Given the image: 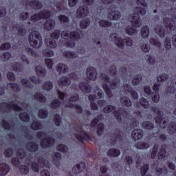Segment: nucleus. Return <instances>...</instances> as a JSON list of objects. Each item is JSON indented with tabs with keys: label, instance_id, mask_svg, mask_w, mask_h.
<instances>
[{
	"label": "nucleus",
	"instance_id": "obj_34",
	"mask_svg": "<svg viewBox=\"0 0 176 176\" xmlns=\"http://www.w3.org/2000/svg\"><path fill=\"white\" fill-rule=\"evenodd\" d=\"M69 70V68L66 65H64L63 63H59L56 66V71L59 72V74H65L66 72H68Z\"/></svg>",
	"mask_w": 176,
	"mask_h": 176
},
{
	"label": "nucleus",
	"instance_id": "obj_26",
	"mask_svg": "<svg viewBox=\"0 0 176 176\" xmlns=\"http://www.w3.org/2000/svg\"><path fill=\"white\" fill-rule=\"evenodd\" d=\"M123 140V137L122 136V132L118 131V133H115L113 136H112L111 140V145H116L117 142H122Z\"/></svg>",
	"mask_w": 176,
	"mask_h": 176
},
{
	"label": "nucleus",
	"instance_id": "obj_13",
	"mask_svg": "<svg viewBox=\"0 0 176 176\" xmlns=\"http://www.w3.org/2000/svg\"><path fill=\"white\" fill-rule=\"evenodd\" d=\"M109 72L112 76H119L120 78H126L127 76V69L124 67H120V72L116 71V66H111L109 69Z\"/></svg>",
	"mask_w": 176,
	"mask_h": 176
},
{
	"label": "nucleus",
	"instance_id": "obj_20",
	"mask_svg": "<svg viewBox=\"0 0 176 176\" xmlns=\"http://www.w3.org/2000/svg\"><path fill=\"white\" fill-rule=\"evenodd\" d=\"M86 75L89 80H96L98 76V73H97V69L95 67H89L86 69Z\"/></svg>",
	"mask_w": 176,
	"mask_h": 176
},
{
	"label": "nucleus",
	"instance_id": "obj_61",
	"mask_svg": "<svg viewBox=\"0 0 176 176\" xmlns=\"http://www.w3.org/2000/svg\"><path fill=\"white\" fill-rule=\"evenodd\" d=\"M169 76L167 74H162L157 77V82H166L168 79Z\"/></svg>",
	"mask_w": 176,
	"mask_h": 176
},
{
	"label": "nucleus",
	"instance_id": "obj_44",
	"mask_svg": "<svg viewBox=\"0 0 176 176\" xmlns=\"http://www.w3.org/2000/svg\"><path fill=\"white\" fill-rule=\"evenodd\" d=\"M30 127L32 130H42L43 125L39 121H33Z\"/></svg>",
	"mask_w": 176,
	"mask_h": 176
},
{
	"label": "nucleus",
	"instance_id": "obj_51",
	"mask_svg": "<svg viewBox=\"0 0 176 176\" xmlns=\"http://www.w3.org/2000/svg\"><path fill=\"white\" fill-rule=\"evenodd\" d=\"M49 116V111L45 109H41L38 111V117L41 119H46Z\"/></svg>",
	"mask_w": 176,
	"mask_h": 176
},
{
	"label": "nucleus",
	"instance_id": "obj_58",
	"mask_svg": "<svg viewBox=\"0 0 176 176\" xmlns=\"http://www.w3.org/2000/svg\"><path fill=\"white\" fill-rule=\"evenodd\" d=\"M51 108L53 109H57V108H60L61 107V102L58 100V99H55L51 102Z\"/></svg>",
	"mask_w": 176,
	"mask_h": 176
},
{
	"label": "nucleus",
	"instance_id": "obj_9",
	"mask_svg": "<svg viewBox=\"0 0 176 176\" xmlns=\"http://www.w3.org/2000/svg\"><path fill=\"white\" fill-rule=\"evenodd\" d=\"M47 134L46 133V132L43 131H38L36 134L37 138L41 140V148H45L53 146V145H54V142H56V139L52 137H47Z\"/></svg>",
	"mask_w": 176,
	"mask_h": 176
},
{
	"label": "nucleus",
	"instance_id": "obj_14",
	"mask_svg": "<svg viewBox=\"0 0 176 176\" xmlns=\"http://www.w3.org/2000/svg\"><path fill=\"white\" fill-rule=\"evenodd\" d=\"M122 90L124 91V93H126V94L130 93L133 100H138V93H137V91L133 89V87L130 85V82H124Z\"/></svg>",
	"mask_w": 176,
	"mask_h": 176
},
{
	"label": "nucleus",
	"instance_id": "obj_24",
	"mask_svg": "<svg viewBox=\"0 0 176 176\" xmlns=\"http://www.w3.org/2000/svg\"><path fill=\"white\" fill-rule=\"evenodd\" d=\"M10 171V166L6 163L0 164V176H5Z\"/></svg>",
	"mask_w": 176,
	"mask_h": 176
},
{
	"label": "nucleus",
	"instance_id": "obj_54",
	"mask_svg": "<svg viewBox=\"0 0 176 176\" xmlns=\"http://www.w3.org/2000/svg\"><path fill=\"white\" fill-rule=\"evenodd\" d=\"M25 52L29 56H32V57H35L36 58H38V57H39V54H38L36 52L32 50V48L27 47L25 48Z\"/></svg>",
	"mask_w": 176,
	"mask_h": 176
},
{
	"label": "nucleus",
	"instance_id": "obj_5",
	"mask_svg": "<svg viewBox=\"0 0 176 176\" xmlns=\"http://www.w3.org/2000/svg\"><path fill=\"white\" fill-rule=\"evenodd\" d=\"M162 13L164 16H168L172 19L165 17L163 19L164 25H165L168 34H171V32L175 31L176 29V9L170 8L169 10H165L164 11H162Z\"/></svg>",
	"mask_w": 176,
	"mask_h": 176
},
{
	"label": "nucleus",
	"instance_id": "obj_8",
	"mask_svg": "<svg viewBox=\"0 0 176 176\" xmlns=\"http://www.w3.org/2000/svg\"><path fill=\"white\" fill-rule=\"evenodd\" d=\"M153 112L157 115L155 118V123L160 124L162 129H166L168 124V118L164 117V113L159 107H153Z\"/></svg>",
	"mask_w": 176,
	"mask_h": 176
},
{
	"label": "nucleus",
	"instance_id": "obj_49",
	"mask_svg": "<svg viewBox=\"0 0 176 176\" xmlns=\"http://www.w3.org/2000/svg\"><path fill=\"white\" fill-rule=\"evenodd\" d=\"M126 160V166H125V170H126V171H130L131 170V168L130 167V166H131V164H133V157L131 156H126L125 158Z\"/></svg>",
	"mask_w": 176,
	"mask_h": 176
},
{
	"label": "nucleus",
	"instance_id": "obj_46",
	"mask_svg": "<svg viewBox=\"0 0 176 176\" xmlns=\"http://www.w3.org/2000/svg\"><path fill=\"white\" fill-rule=\"evenodd\" d=\"M58 0H52V2L54 3V10L56 13H58V12H62L63 11V4L61 3L58 2Z\"/></svg>",
	"mask_w": 176,
	"mask_h": 176
},
{
	"label": "nucleus",
	"instance_id": "obj_30",
	"mask_svg": "<svg viewBox=\"0 0 176 176\" xmlns=\"http://www.w3.org/2000/svg\"><path fill=\"white\" fill-rule=\"evenodd\" d=\"M168 174L167 167L157 168L155 171V176H166Z\"/></svg>",
	"mask_w": 176,
	"mask_h": 176
},
{
	"label": "nucleus",
	"instance_id": "obj_41",
	"mask_svg": "<svg viewBox=\"0 0 176 176\" xmlns=\"http://www.w3.org/2000/svg\"><path fill=\"white\" fill-rule=\"evenodd\" d=\"M90 23H91L90 19L85 18L80 22V27L82 30H86V28H87V27L90 25Z\"/></svg>",
	"mask_w": 176,
	"mask_h": 176
},
{
	"label": "nucleus",
	"instance_id": "obj_28",
	"mask_svg": "<svg viewBox=\"0 0 176 176\" xmlns=\"http://www.w3.org/2000/svg\"><path fill=\"white\" fill-rule=\"evenodd\" d=\"M30 8L35 9L36 10H39L43 7V4L39 0H32L29 3Z\"/></svg>",
	"mask_w": 176,
	"mask_h": 176
},
{
	"label": "nucleus",
	"instance_id": "obj_47",
	"mask_svg": "<svg viewBox=\"0 0 176 176\" xmlns=\"http://www.w3.org/2000/svg\"><path fill=\"white\" fill-rule=\"evenodd\" d=\"M142 126L143 129H145L146 130H153V129H155V125L153 123L149 121L144 122L142 124Z\"/></svg>",
	"mask_w": 176,
	"mask_h": 176
},
{
	"label": "nucleus",
	"instance_id": "obj_21",
	"mask_svg": "<svg viewBox=\"0 0 176 176\" xmlns=\"http://www.w3.org/2000/svg\"><path fill=\"white\" fill-rule=\"evenodd\" d=\"M122 14L119 10H116L109 12L107 14V19L111 21H118V20H120Z\"/></svg>",
	"mask_w": 176,
	"mask_h": 176
},
{
	"label": "nucleus",
	"instance_id": "obj_25",
	"mask_svg": "<svg viewBox=\"0 0 176 176\" xmlns=\"http://www.w3.org/2000/svg\"><path fill=\"white\" fill-rule=\"evenodd\" d=\"M132 137L135 141H138L144 137V131L142 129H135L132 132Z\"/></svg>",
	"mask_w": 176,
	"mask_h": 176
},
{
	"label": "nucleus",
	"instance_id": "obj_11",
	"mask_svg": "<svg viewBox=\"0 0 176 176\" xmlns=\"http://www.w3.org/2000/svg\"><path fill=\"white\" fill-rule=\"evenodd\" d=\"M79 100V95L76 94L71 96L69 99L63 100V104L66 108H75L77 113L80 115L83 112V108L79 104H74V102Z\"/></svg>",
	"mask_w": 176,
	"mask_h": 176
},
{
	"label": "nucleus",
	"instance_id": "obj_35",
	"mask_svg": "<svg viewBox=\"0 0 176 176\" xmlns=\"http://www.w3.org/2000/svg\"><path fill=\"white\" fill-rule=\"evenodd\" d=\"M120 155V151L116 148H111L107 151V156L110 157H118Z\"/></svg>",
	"mask_w": 176,
	"mask_h": 176
},
{
	"label": "nucleus",
	"instance_id": "obj_33",
	"mask_svg": "<svg viewBox=\"0 0 176 176\" xmlns=\"http://www.w3.org/2000/svg\"><path fill=\"white\" fill-rule=\"evenodd\" d=\"M58 83L61 86H69L71 85V78L67 76H62L59 78Z\"/></svg>",
	"mask_w": 176,
	"mask_h": 176
},
{
	"label": "nucleus",
	"instance_id": "obj_38",
	"mask_svg": "<svg viewBox=\"0 0 176 176\" xmlns=\"http://www.w3.org/2000/svg\"><path fill=\"white\" fill-rule=\"evenodd\" d=\"M139 102H140L141 107L144 108V109H148V108H149V107H151V104H149V100H148V99H146L144 97H142L139 99Z\"/></svg>",
	"mask_w": 176,
	"mask_h": 176
},
{
	"label": "nucleus",
	"instance_id": "obj_22",
	"mask_svg": "<svg viewBox=\"0 0 176 176\" xmlns=\"http://www.w3.org/2000/svg\"><path fill=\"white\" fill-rule=\"evenodd\" d=\"M86 168V164L85 162H80V164H77L72 168L73 174H80L83 170Z\"/></svg>",
	"mask_w": 176,
	"mask_h": 176
},
{
	"label": "nucleus",
	"instance_id": "obj_40",
	"mask_svg": "<svg viewBox=\"0 0 176 176\" xmlns=\"http://www.w3.org/2000/svg\"><path fill=\"white\" fill-rule=\"evenodd\" d=\"M168 131L170 135H174L176 133V123L175 122H171L168 126Z\"/></svg>",
	"mask_w": 176,
	"mask_h": 176
},
{
	"label": "nucleus",
	"instance_id": "obj_59",
	"mask_svg": "<svg viewBox=\"0 0 176 176\" xmlns=\"http://www.w3.org/2000/svg\"><path fill=\"white\" fill-rule=\"evenodd\" d=\"M19 118L22 122H28L30 120V115L27 112H23L19 114Z\"/></svg>",
	"mask_w": 176,
	"mask_h": 176
},
{
	"label": "nucleus",
	"instance_id": "obj_12",
	"mask_svg": "<svg viewBox=\"0 0 176 176\" xmlns=\"http://www.w3.org/2000/svg\"><path fill=\"white\" fill-rule=\"evenodd\" d=\"M78 133L75 134V138L81 144H85V141H91V136L89 135L82 126L77 129Z\"/></svg>",
	"mask_w": 176,
	"mask_h": 176
},
{
	"label": "nucleus",
	"instance_id": "obj_62",
	"mask_svg": "<svg viewBox=\"0 0 176 176\" xmlns=\"http://www.w3.org/2000/svg\"><path fill=\"white\" fill-rule=\"evenodd\" d=\"M43 54L44 57H53L54 52L50 49H45L43 50Z\"/></svg>",
	"mask_w": 176,
	"mask_h": 176
},
{
	"label": "nucleus",
	"instance_id": "obj_29",
	"mask_svg": "<svg viewBox=\"0 0 176 176\" xmlns=\"http://www.w3.org/2000/svg\"><path fill=\"white\" fill-rule=\"evenodd\" d=\"M7 89L8 90H10L11 91H13L14 93H19V91L21 90V88L20 87V84L16 83H8Z\"/></svg>",
	"mask_w": 176,
	"mask_h": 176
},
{
	"label": "nucleus",
	"instance_id": "obj_55",
	"mask_svg": "<svg viewBox=\"0 0 176 176\" xmlns=\"http://www.w3.org/2000/svg\"><path fill=\"white\" fill-rule=\"evenodd\" d=\"M135 145L137 149H148L149 148V143L146 142H139Z\"/></svg>",
	"mask_w": 176,
	"mask_h": 176
},
{
	"label": "nucleus",
	"instance_id": "obj_16",
	"mask_svg": "<svg viewBox=\"0 0 176 176\" xmlns=\"http://www.w3.org/2000/svg\"><path fill=\"white\" fill-rule=\"evenodd\" d=\"M69 41L66 43L67 47H75L76 43L77 41L80 39V34L78 32H70Z\"/></svg>",
	"mask_w": 176,
	"mask_h": 176
},
{
	"label": "nucleus",
	"instance_id": "obj_48",
	"mask_svg": "<svg viewBox=\"0 0 176 176\" xmlns=\"http://www.w3.org/2000/svg\"><path fill=\"white\" fill-rule=\"evenodd\" d=\"M165 148H166V145L162 146L161 149L160 150V152L157 154L158 159H160V160L166 157V154L167 153V152L166 151Z\"/></svg>",
	"mask_w": 176,
	"mask_h": 176
},
{
	"label": "nucleus",
	"instance_id": "obj_32",
	"mask_svg": "<svg viewBox=\"0 0 176 176\" xmlns=\"http://www.w3.org/2000/svg\"><path fill=\"white\" fill-rule=\"evenodd\" d=\"M79 87L84 93H91V86L87 82H81L79 84Z\"/></svg>",
	"mask_w": 176,
	"mask_h": 176
},
{
	"label": "nucleus",
	"instance_id": "obj_6",
	"mask_svg": "<svg viewBox=\"0 0 176 176\" xmlns=\"http://www.w3.org/2000/svg\"><path fill=\"white\" fill-rule=\"evenodd\" d=\"M100 76L102 80L106 82L102 85L104 91L109 97H112V89L114 90V89H118V87H119V85H120V78L116 77L111 82V78L107 74H102Z\"/></svg>",
	"mask_w": 176,
	"mask_h": 176
},
{
	"label": "nucleus",
	"instance_id": "obj_36",
	"mask_svg": "<svg viewBox=\"0 0 176 176\" xmlns=\"http://www.w3.org/2000/svg\"><path fill=\"white\" fill-rule=\"evenodd\" d=\"M35 72L39 78H43L46 75V69L41 66H37L35 67Z\"/></svg>",
	"mask_w": 176,
	"mask_h": 176
},
{
	"label": "nucleus",
	"instance_id": "obj_42",
	"mask_svg": "<svg viewBox=\"0 0 176 176\" xmlns=\"http://www.w3.org/2000/svg\"><path fill=\"white\" fill-rule=\"evenodd\" d=\"M141 80H142V75L141 74L135 75L132 79L133 86H138V85L141 83Z\"/></svg>",
	"mask_w": 176,
	"mask_h": 176
},
{
	"label": "nucleus",
	"instance_id": "obj_1",
	"mask_svg": "<svg viewBox=\"0 0 176 176\" xmlns=\"http://www.w3.org/2000/svg\"><path fill=\"white\" fill-rule=\"evenodd\" d=\"M12 162L15 167L21 166V163L32 166V168L35 173H39V168H50V162L46 159V156L41 154V153L34 155L32 154L27 155L23 149L16 151V157H13Z\"/></svg>",
	"mask_w": 176,
	"mask_h": 176
},
{
	"label": "nucleus",
	"instance_id": "obj_27",
	"mask_svg": "<svg viewBox=\"0 0 176 176\" xmlns=\"http://www.w3.org/2000/svg\"><path fill=\"white\" fill-rule=\"evenodd\" d=\"M39 146L35 142H29L26 144V149L29 152H36Z\"/></svg>",
	"mask_w": 176,
	"mask_h": 176
},
{
	"label": "nucleus",
	"instance_id": "obj_63",
	"mask_svg": "<svg viewBox=\"0 0 176 176\" xmlns=\"http://www.w3.org/2000/svg\"><path fill=\"white\" fill-rule=\"evenodd\" d=\"M104 124L102 123H99L97 126V134L98 135H102L104 134Z\"/></svg>",
	"mask_w": 176,
	"mask_h": 176
},
{
	"label": "nucleus",
	"instance_id": "obj_31",
	"mask_svg": "<svg viewBox=\"0 0 176 176\" xmlns=\"http://www.w3.org/2000/svg\"><path fill=\"white\" fill-rule=\"evenodd\" d=\"M120 102L123 107H126L127 108H130V107L133 105V102H131L130 98L126 96L120 98Z\"/></svg>",
	"mask_w": 176,
	"mask_h": 176
},
{
	"label": "nucleus",
	"instance_id": "obj_23",
	"mask_svg": "<svg viewBox=\"0 0 176 176\" xmlns=\"http://www.w3.org/2000/svg\"><path fill=\"white\" fill-rule=\"evenodd\" d=\"M44 30L45 31H50L56 27V21L53 19H47L43 24Z\"/></svg>",
	"mask_w": 176,
	"mask_h": 176
},
{
	"label": "nucleus",
	"instance_id": "obj_15",
	"mask_svg": "<svg viewBox=\"0 0 176 176\" xmlns=\"http://www.w3.org/2000/svg\"><path fill=\"white\" fill-rule=\"evenodd\" d=\"M11 31H17L18 35L21 36H24L27 34V29L24 25H19L15 22L11 23Z\"/></svg>",
	"mask_w": 176,
	"mask_h": 176
},
{
	"label": "nucleus",
	"instance_id": "obj_19",
	"mask_svg": "<svg viewBox=\"0 0 176 176\" xmlns=\"http://www.w3.org/2000/svg\"><path fill=\"white\" fill-rule=\"evenodd\" d=\"M87 16H89V7L86 6H80L76 12V17L83 19V17H87Z\"/></svg>",
	"mask_w": 176,
	"mask_h": 176
},
{
	"label": "nucleus",
	"instance_id": "obj_17",
	"mask_svg": "<svg viewBox=\"0 0 176 176\" xmlns=\"http://www.w3.org/2000/svg\"><path fill=\"white\" fill-rule=\"evenodd\" d=\"M104 91L101 90L98 87H96L94 89V95H89L88 98L89 101L94 102L100 100V98H104Z\"/></svg>",
	"mask_w": 176,
	"mask_h": 176
},
{
	"label": "nucleus",
	"instance_id": "obj_43",
	"mask_svg": "<svg viewBox=\"0 0 176 176\" xmlns=\"http://www.w3.org/2000/svg\"><path fill=\"white\" fill-rule=\"evenodd\" d=\"M64 57H66V58H76L78 57V54L75 52H71V51H65L63 52Z\"/></svg>",
	"mask_w": 176,
	"mask_h": 176
},
{
	"label": "nucleus",
	"instance_id": "obj_18",
	"mask_svg": "<svg viewBox=\"0 0 176 176\" xmlns=\"http://www.w3.org/2000/svg\"><path fill=\"white\" fill-rule=\"evenodd\" d=\"M126 0H101L104 5H108L109 9H117L120 3H123Z\"/></svg>",
	"mask_w": 176,
	"mask_h": 176
},
{
	"label": "nucleus",
	"instance_id": "obj_37",
	"mask_svg": "<svg viewBox=\"0 0 176 176\" xmlns=\"http://www.w3.org/2000/svg\"><path fill=\"white\" fill-rule=\"evenodd\" d=\"M34 98L36 100V101H38V102H41L42 104L46 102V96H45V95H43L42 93H36Z\"/></svg>",
	"mask_w": 176,
	"mask_h": 176
},
{
	"label": "nucleus",
	"instance_id": "obj_60",
	"mask_svg": "<svg viewBox=\"0 0 176 176\" xmlns=\"http://www.w3.org/2000/svg\"><path fill=\"white\" fill-rule=\"evenodd\" d=\"M99 25L100 27H103V28L111 27L112 22H111L109 21L104 20V19H102L99 21Z\"/></svg>",
	"mask_w": 176,
	"mask_h": 176
},
{
	"label": "nucleus",
	"instance_id": "obj_3",
	"mask_svg": "<svg viewBox=\"0 0 176 176\" xmlns=\"http://www.w3.org/2000/svg\"><path fill=\"white\" fill-rule=\"evenodd\" d=\"M12 111H14L15 112H21L23 111V108L19 106V104L13 103V102L10 101L8 102H1L0 103V112L3 116L2 121L1 122V126L4 129V130H10L12 127H14L15 123L13 120L10 121V123L8 122L5 119H8V116H9V113L12 112Z\"/></svg>",
	"mask_w": 176,
	"mask_h": 176
},
{
	"label": "nucleus",
	"instance_id": "obj_50",
	"mask_svg": "<svg viewBox=\"0 0 176 176\" xmlns=\"http://www.w3.org/2000/svg\"><path fill=\"white\" fill-rule=\"evenodd\" d=\"M43 89L46 90V91H50L53 89V82L52 81H47L43 85Z\"/></svg>",
	"mask_w": 176,
	"mask_h": 176
},
{
	"label": "nucleus",
	"instance_id": "obj_64",
	"mask_svg": "<svg viewBox=\"0 0 176 176\" xmlns=\"http://www.w3.org/2000/svg\"><path fill=\"white\" fill-rule=\"evenodd\" d=\"M60 36H61V32L60 31V30H54V32H52L50 34L51 38H52V39H58V38H60Z\"/></svg>",
	"mask_w": 176,
	"mask_h": 176
},
{
	"label": "nucleus",
	"instance_id": "obj_10",
	"mask_svg": "<svg viewBox=\"0 0 176 176\" xmlns=\"http://www.w3.org/2000/svg\"><path fill=\"white\" fill-rule=\"evenodd\" d=\"M28 41L30 46L35 49H39L42 46V36L38 31H32L30 33Z\"/></svg>",
	"mask_w": 176,
	"mask_h": 176
},
{
	"label": "nucleus",
	"instance_id": "obj_7",
	"mask_svg": "<svg viewBox=\"0 0 176 176\" xmlns=\"http://www.w3.org/2000/svg\"><path fill=\"white\" fill-rule=\"evenodd\" d=\"M109 39L111 42H114L116 46L124 49V46H133L134 45V41L130 37H126V38L122 39L119 37V35L116 33H113L110 35Z\"/></svg>",
	"mask_w": 176,
	"mask_h": 176
},
{
	"label": "nucleus",
	"instance_id": "obj_52",
	"mask_svg": "<svg viewBox=\"0 0 176 176\" xmlns=\"http://www.w3.org/2000/svg\"><path fill=\"white\" fill-rule=\"evenodd\" d=\"M141 35L144 38H148V36H149V27H148V25H146L142 28Z\"/></svg>",
	"mask_w": 176,
	"mask_h": 176
},
{
	"label": "nucleus",
	"instance_id": "obj_2",
	"mask_svg": "<svg viewBox=\"0 0 176 176\" xmlns=\"http://www.w3.org/2000/svg\"><path fill=\"white\" fill-rule=\"evenodd\" d=\"M103 112L104 113H111L112 112L119 122L124 119L127 131H130V130H133V129H135L138 126V114L135 113L136 117L133 118V116H130V111L124 108H120L119 110H117L116 107L109 104L103 109Z\"/></svg>",
	"mask_w": 176,
	"mask_h": 176
},
{
	"label": "nucleus",
	"instance_id": "obj_57",
	"mask_svg": "<svg viewBox=\"0 0 176 176\" xmlns=\"http://www.w3.org/2000/svg\"><path fill=\"white\" fill-rule=\"evenodd\" d=\"M47 45L48 47H51V49H56L57 47V42L54 38H50L47 43Z\"/></svg>",
	"mask_w": 176,
	"mask_h": 176
},
{
	"label": "nucleus",
	"instance_id": "obj_45",
	"mask_svg": "<svg viewBox=\"0 0 176 176\" xmlns=\"http://www.w3.org/2000/svg\"><path fill=\"white\" fill-rule=\"evenodd\" d=\"M21 83L24 87H26V89H34V85H32L28 79L22 78L21 80Z\"/></svg>",
	"mask_w": 176,
	"mask_h": 176
},
{
	"label": "nucleus",
	"instance_id": "obj_4",
	"mask_svg": "<svg viewBox=\"0 0 176 176\" xmlns=\"http://www.w3.org/2000/svg\"><path fill=\"white\" fill-rule=\"evenodd\" d=\"M146 14V8L141 6H138L135 8V13L129 15V20L133 26H127L125 28V32L127 35L133 36L137 34L135 28H140L142 25V21H141L140 16H145Z\"/></svg>",
	"mask_w": 176,
	"mask_h": 176
},
{
	"label": "nucleus",
	"instance_id": "obj_39",
	"mask_svg": "<svg viewBox=\"0 0 176 176\" xmlns=\"http://www.w3.org/2000/svg\"><path fill=\"white\" fill-rule=\"evenodd\" d=\"M155 34H157L160 38H164V36H166V30L163 26L155 28Z\"/></svg>",
	"mask_w": 176,
	"mask_h": 176
},
{
	"label": "nucleus",
	"instance_id": "obj_53",
	"mask_svg": "<svg viewBox=\"0 0 176 176\" xmlns=\"http://www.w3.org/2000/svg\"><path fill=\"white\" fill-rule=\"evenodd\" d=\"M59 21H60L61 24H65L66 23H69V16L60 14L58 16Z\"/></svg>",
	"mask_w": 176,
	"mask_h": 176
},
{
	"label": "nucleus",
	"instance_id": "obj_56",
	"mask_svg": "<svg viewBox=\"0 0 176 176\" xmlns=\"http://www.w3.org/2000/svg\"><path fill=\"white\" fill-rule=\"evenodd\" d=\"M41 19H49L52 16V12L44 10L40 12Z\"/></svg>",
	"mask_w": 176,
	"mask_h": 176
}]
</instances>
